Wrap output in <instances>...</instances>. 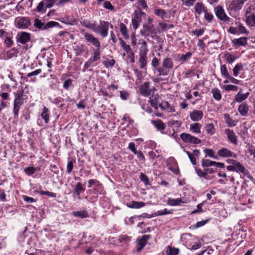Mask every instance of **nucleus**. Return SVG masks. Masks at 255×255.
<instances>
[{"instance_id": "obj_25", "label": "nucleus", "mask_w": 255, "mask_h": 255, "mask_svg": "<svg viewBox=\"0 0 255 255\" xmlns=\"http://www.w3.org/2000/svg\"><path fill=\"white\" fill-rule=\"evenodd\" d=\"M139 63L140 69H145L147 62V55L139 54Z\"/></svg>"}, {"instance_id": "obj_38", "label": "nucleus", "mask_w": 255, "mask_h": 255, "mask_svg": "<svg viewBox=\"0 0 255 255\" xmlns=\"http://www.w3.org/2000/svg\"><path fill=\"white\" fill-rule=\"evenodd\" d=\"M211 93L213 94L214 98L217 101H220L222 98V95L220 91L217 88H214L212 90Z\"/></svg>"}, {"instance_id": "obj_36", "label": "nucleus", "mask_w": 255, "mask_h": 255, "mask_svg": "<svg viewBox=\"0 0 255 255\" xmlns=\"http://www.w3.org/2000/svg\"><path fill=\"white\" fill-rule=\"evenodd\" d=\"M182 203H185V202L182 201L181 198H178L176 199L169 198L167 201V204L171 206L179 205Z\"/></svg>"}, {"instance_id": "obj_47", "label": "nucleus", "mask_w": 255, "mask_h": 255, "mask_svg": "<svg viewBox=\"0 0 255 255\" xmlns=\"http://www.w3.org/2000/svg\"><path fill=\"white\" fill-rule=\"evenodd\" d=\"M157 71L159 72L158 76H166L168 74L170 71L168 69H165L162 66V67H158L157 68Z\"/></svg>"}, {"instance_id": "obj_53", "label": "nucleus", "mask_w": 255, "mask_h": 255, "mask_svg": "<svg viewBox=\"0 0 255 255\" xmlns=\"http://www.w3.org/2000/svg\"><path fill=\"white\" fill-rule=\"evenodd\" d=\"M4 43L7 47H10L13 44L12 37L10 35H6V38L4 40Z\"/></svg>"}, {"instance_id": "obj_26", "label": "nucleus", "mask_w": 255, "mask_h": 255, "mask_svg": "<svg viewBox=\"0 0 255 255\" xmlns=\"http://www.w3.org/2000/svg\"><path fill=\"white\" fill-rule=\"evenodd\" d=\"M224 117L226 121V123L228 125L229 127H235L237 125V121L233 120L228 114H225Z\"/></svg>"}, {"instance_id": "obj_12", "label": "nucleus", "mask_w": 255, "mask_h": 255, "mask_svg": "<svg viewBox=\"0 0 255 255\" xmlns=\"http://www.w3.org/2000/svg\"><path fill=\"white\" fill-rule=\"evenodd\" d=\"M251 8H247L246 13V22L249 25L255 26V14L251 12Z\"/></svg>"}, {"instance_id": "obj_46", "label": "nucleus", "mask_w": 255, "mask_h": 255, "mask_svg": "<svg viewBox=\"0 0 255 255\" xmlns=\"http://www.w3.org/2000/svg\"><path fill=\"white\" fill-rule=\"evenodd\" d=\"M55 26H60L59 23L56 21H50L45 23L44 29V30H46Z\"/></svg>"}, {"instance_id": "obj_51", "label": "nucleus", "mask_w": 255, "mask_h": 255, "mask_svg": "<svg viewBox=\"0 0 255 255\" xmlns=\"http://www.w3.org/2000/svg\"><path fill=\"white\" fill-rule=\"evenodd\" d=\"M223 88L226 91H237L238 89V87L233 85H224Z\"/></svg>"}, {"instance_id": "obj_61", "label": "nucleus", "mask_w": 255, "mask_h": 255, "mask_svg": "<svg viewBox=\"0 0 255 255\" xmlns=\"http://www.w3.org/2000/svg\"><path fill=\"white\" fill-rule=\"evenodd\" d=\"M204 12H205V15H204L205 18L209 22H211L214 17L213 15L210 12H208L207 11V10H206Z\"/></svg>"}, {"instance_id": "obj_39", "label": "nucleus", "mask_w": 255, "mask_h": 255, "mask_svg": "<svg viewBox=\"0 0 255 255\" xmlns=\"http://www.w3.org/2000/svg\"><path fill=\"white\" fill-rule=\"evenodd\" d=\"M179 250L177 248H172L168 246L166 251V255H178Z\"/></svg>"}, {"instance_id": "obj_55", "label": "nucleus", "mask_w": 255, "mask_h": 255, "mask_svg": "<svg viewBox=\"0 0 255 255\" xmlns=\"http://www.w3.org/2000/svg\"><path fill=\"white\" fill-rule=\"evenodd\" d=\"M45 4V8L51 7L57 0H43Z\"/></svg>"}, {"instance_id": "obj_44", "label": "nucleus", "mask_w": 255, "mask_h": 255, "mask_svg": "<svg viewBox=\"0 0 255 255\" xmlns=\"http://www.w3.org/2000/svg\"><path fill=\"white\" fill-rule=\"evenodd\" d=\"M216 164L215 161H211L209 159H202V166L203 167H207L212 166H215Z\"/></svg>"}, {"instance_id": "obj_21", "label": "nucleus", "mask_w": 255, "mask_h": 255, "mask_svg": "<svg viewBox=\"0 0 255 255\" xmlns=\"http://www.w3.org/2000/svg\"><path fill=\"white\" fill-rule=\"evenodd\" d=\"M162 66L166 69L170 71L173 67V60L171 58H166L163 60Z\"/></svg>"}, {"instance_id": "obj_60", "label": "nucleus", "mask_w": 255, "mask_h": 255, "mask_svg": "<svg viewBox=\"0 0 255 255\" xmlns=\"http://www.w3.org/2000/svg\"><path fill=\"white\" fill-rule=\"evenodd\" d=\"M238 28L240 33L248 34L249 31L247 30L246 27L242 24L239 23L238 25Z\"/></svg>"}, {"instance_id": "obj_41", "label": "nucleus", "mask_w": 255, "mask_h": 255, "mask_svg": "<svg viewBox=\"0 0 255 255\" xmlns=\"http://www.w3.org/2000/svg\"><path fill=\"white\" fill-rule=\"evenodd\" d=\"M33 25L35 27L38 28V29L44 30V27L45 25V23L42 22L41 20L38 18H36L34 19Z\"/></svg>"}, {"instance_id": "obj_57", "label": "nucleus", "mask_w": 255, "mask_h": 255, "mask_svg": "<svg viewBox=\"0 0 255 255\" xmlns=\"http://www.w3.org/2000/svg\"><path fill=\"white\" fill-rule=\"evenodd\" d=\"M140 179L142 181H143L145 183V185L149 184V180L148 177L143 173H140Z\"/></svg>"}, {"instance_id": "obj_3", "label": "nucleus", "mask_w": 255, "mask_h": 255, "mask_svg": "<svg viewBox=\"0 0 255 255\" xmlns=\"http://www.w3.org/2000/svg\"><path fill=\"white\" fill-rule=\"evenodd\" d=\"M14 24L19 29H27L31 23L28 17H18L15 19Z\"/></svg>"}, {"instance_id": "obj_42", "label": "nucleus", "mask_w": 255, "mask_h": 255, "mask_svg": "<svg viewBox=\"0 0 255 255\" xmlns=\"http://www.w3.org/2000/svg\"><path fill=\"white\" fill-rule=\"evenodd\" d=\"M72 214L75 217H78L81 218H85L88 217V213L85 211H79L73 212Z\"/></svg>"}, {"instance_id": "obj_24", "label": "nucleus", "mask_w": 255, "mask_h": 255, "mask_svg": "<svg viewBox=\"0 0 255 255\" xmlns=\"http://www.w3.org/2000/svg\"><path fill=\"white\" fill-rule=\"evenodd\" d=\"M145 203L143 202H137L132 201L131 202L127 203V206L130 208H140L144 207Z\"/></svg>"}, {"instance_id": "obj_43", "label": "nucleus", "mask_w": 255, "mask_h": 255, "mask_svg": "<svg viewBox=\"0 0 255 255\" xmlns=\"http://www.w3.org/2000/svg\"><path fill=\"white\" fill-rule=\"evenodd\" d=\"M154 13L155 15L161 18H164L165 16H166V11L162 9L156 8L154 10Z\"/></svg>"}, {"instance_id": "obj_23", "label": "nucleus", "mask_w": 255, "mask_h": 255, "mask_svg": "<svg viewBox=\"0 0 255 255\" xmlns=\"http://www.w3.org/2000/svg\"><path fill=\"white\" fill-rule=\"evenodd\" d=\"M139 44L141 45L139 48V54L147 55L148 49L146 41L140 39L139 40Z\"/></svg>"}, {"instance_id": "obj_64", "label": "nucleus", "mask_w": 255, "mask_h": 255, "mask_svg": "<svg viewBox=\"0 0 255 255\" xmlns=\"http://www.w3.org/2000/svg\"><path fill=\"white\" fill-rule=\"evenodd\" d=\"M75 162V161L71 160L68 163L67 166V172L68 173V174H70L72 171L73 168V163Z\"/></svg>"}, {"instance_id": "obj_52", "label": "nucleus", "mask_w": 255, "mask_h": 255, "mask_svg": "<svg viewBox=\"0 0 255 255\" xmlns=\"http://www.w3.org/2000/svg\"><path fill=\"white\" fill-rule=\"evenodd\" d=\"M158 106L162 109H165L167 108L170 111H173L172 107H171L167 102H162L161 104H159Z\"/></svg>"}, {"instance_id": "obj_19", "label": "nucleus", "mask_w": 255, "mask_h": 255, "mask_svg": "<svg viewBox=\"0 0 255 255\" xmlns=\"http://www.w3.org/2000/svg\"><path fill=\"white\" fill-rule=\"evenodd\" d=\"M242 89L238 92V93L235 96V99H234V102H237V103H241L246 99H247L250 93L247 92L245 94H242L241 93Z\"/></svg>"}, {"instance_id": "obj_11", "label": "nucleus", "mask_w": 255, "mask_h": 255, "mask_svg": "<svg viewBox=\"0 0 255 255\" xmlns=\"http://www.w3.org/2000/svg\"><path fill=\"white\" fill-rule=\"evenodd\" d=\"M217 154L219 156L222 157H232L236 158L237 157V154L226 148H222L219 149L218 150Z\"/></svg>"}, {"instance_id": "obj_31", "label": "nucleus", "mask_w": 255, "mask_h": 255, "mask_svg": "<svg viewBox=\"0 0 255 255\" xmlns=\"http://www.w3.org/2000/svg\"><path fill=\"white\" fill-rule=\"evenodd\" d=\"M23 102H19L14 100L13 108V112L14 118H16L18 116L19 110Z\"/></svg>"}, {"instance_id": "obj_35", "label": "nucleus", "mask_w": 255, "mask_h": 255, "mask_svg": "<svg viewBox=\"0 0 255 255\" xmlns=\"http://www.w3.org/2000/svg\"><path fill=\"white\" fill-rule=\"evenodd\" d=\"M244 66L242 63H239L237 64L233 69V75L235 77H237L241 71L243 70Z\"/></svg>"}, {"instance_id": "obj_17", "label": "nucleus", "mask_w": 255, "mask_h": 255, "mask_svg": "<svg viewBox=\"0 0 255 255\" xmlns=\"http://www.w3.org/2000/svg\"><path fill=\"white\" fill-rule=\"evenodd\" d=\"M247 37H242L239 38L234 39L232 40V43L236 47L240 46H245L247 45Z\"/></svg>"}, {"instance_id": "obj_2", "label": "nucleus", "mask_w": 255, "mask_h": 255, "mask_svg": "<svg viewBox=\"0 0 255 255\" xmlns=\"http://www.w3.org/2000/svg\"><path fill=\"white\" fill-rule=\"evenodd\" d=\"M110 23L108 21L101 20L100 24L97 26L96 24L94 32L99 34L104 38L108 35Z\"/></svg>"}, {"instance_id": "obj_49", "label": "nucleus", "mask_w": 255, "mask_h": 255, "mask_svg": "<svg viewBox=\"0 0 255 255\" xmlns=\"http://www.w3.org/2000/svg\"><path fill=\"white\" fill-rule=\"evenodd\" d=\"M220 70L222 75L226 78H227L229 75V73L228 71L226 65H221L220 66Z\"/></svg>"}, {"instance_id": "obj_10", "label": "nucleus", "mask_w": 255, "mask_h": 255, "mask_svg": "<svg viewBox=\"0 0 255 255\" xmlns=\"http://www.w3.org/2000/svg\"><path fill=\"white\" fill-rule=\"evenodd\" d=\"M31 34L26 32H19L16 36V39L18 42L24 44L30 40Z\"/></svg>"}, {"instance_id": "obj_50", "label": "nucleus", "mask_w": 255, "mask_h": 255, "mask_svg": "<svg viewBox=\"0 0 255 255\" xmlns=\"http://www.w3.org/2000/svg\"><path fill=\"white\" fill-rule=\"evenodd\" d=\"M45 4L43 0L40 2L37 6L36 10L39 12L44 13L46 10L45 7H44Z\"/></svg>"}, {"instance_id": "obj_7", "label": "nucleus", "mask_w": 255, "mask_h": 255, "mask_svg": "<svg viewBox=\"0 0 255 255\" xmlns=\"http://www.w3.org/2000/svg\"><path fill=\"white\" fill-rule=\"evenodd\" d=\"M100 59V50L95 49L94 51V55L93 57L90 58L88 60L85 62L83 69V72H85L88 68L93 66V64L95 61Z\"/></svg>"}, {"instance_id": "obj_8", "label": "nucleus", "mask_w": 255, "mask_h": 255, "mask_svg": "<svg viewBox=\"0 0 255 255\" xmlns=\"http://www.w3.org/2000/svg\"><path fill=\"white\" fill-rule=\"evenodd\" d=\"M180 137L185 142L192 144H200L201 142L200 139L188 133H182L180 134Z\"/></svg>"}, {"instance_id": "obj_40", "label": "nucleus", "mask_w": 255, "mask_h": 255, "mask_svg": "<svg viewBox=\"0 0 255 255\" xmlns=\"http://www.w3.org/2000/svg\"><path fill=\"white\" fill-rule=\"evenodd\" d=\"M205 128L208 134L213 135L215 133V129L213 124H206Z\"/></svg>"}, {"instance_id": "obj_34", "label": "nucleus", "mask_w": 255, "mask_h": 255, "mask_svg": "<svg viewBox=\"0 0 255 255\" xmlns=\"http://www.w3.org/2000/svg\"><path fill=\"white\" fill-rule=\"evenodd\" d=\"M194 9L195 12L197 13L198 14H200L202 12H205L206 11L204 5L202 2H197L195 4Z\"/></svg>"}, {"instance_id": "obj_58", "label": "nucleus", "mask_w": 255, "mask_h": 255, "mask_svg": "<svg viewBox=\"0 0 255 255\" xmlns=\"http://www.w3.org/2000/svg\"><path fill=\"white\" fill-rule=\"evenodd\" d=\"M204 152L206 154V156H208L210 157H213L216 159L217 157L214 156V153L212 149H205Z\"/></svg>"}, {"instance_id": "obj_27", "label": "nucleus", "mask_w": 255, "mask_h": 255, "mask_svg": "<svg viewBox=\"0 0 255 255\" xmlns=\"http://www.w3.org/2000/svg\"><path fill=\"white\" fill-rule=\"evenodd\" d=\"M223 58L226 60V63L230 64L233 63L237 59V57L235 55H232L230 52L225 53L224 54Z\"/></svg>"}, {"instance_id": "obj_18", "label": "nucleus", "mask_w": 255, "mask_h": 255, "mask_svg": "<svg viewBox=\"0 0 255 255\" xmlns=\"http://www.w3.org/2000/svg\"><path fill=\"white\" fill-rule=\"evenodd\" d=\"M225 133L227 135L228 138L230 142L232 143L237 144V138L234 131L229 128L225 130Z\"/></svg>"}, {"instance_id": "obj_16", "label": "nucleus", "mask_w": 255, "mask_h": 255, "mask_svg": "<svg viewBox=\"0 0 255 255\" xmlns=\"http://www.w3.org/2000/svg\"><path fill=\"white\" fill-rule=\"evenodd\" d=\"M203 117V113L202 111L194 110L190 114V119L194 122H198L201 120Z\"/></svg>"}, {"instance_id": "obj_62", "label": "nucleus", "mask_w": 255, "mask_h": 255, "mask_svg": "<svg viewBox=\"0 0 255 255\" xmlns=\"http://www.w3.org/2000/svg\"><path fill=\"white\" fill-rule=\"evenodd\" d=\"M104 7L109 10H114V7L112 5L111 2L110 1H105L104 3Z\"/></svg>"}, {"instance_id": "obj_15", "label": "nucleus", "mask_w": 255, "mask_h": 255, "mask_svg": "<svg viewBox=\"0 0 255 255\" xmlns=\"http://www.w3.org/2000/svg\"><path fill=\"white\" fill-rule=\"evenodd\" d=\"M150 238V236L149 235H146L142 236V237L138 239V247L137 249V251L139 252L143 249L144 246L147 244V241Z\"/></svg>"}, {"instance_id": "obj_59", "label": "nucleus", "mask_w": 255, "mask_h": 255, "mask_svg": "<svg viewBox=\"0 0 255 255\" xmlns=\"http://www.w3.org/2000/svg\"><path fill=\"white\" fill-rule=\"evenodd\" d=\"M35 168L34 167H28L24 169L25 172L28 175H31L34 174L35 172Z\"/></svg>"}, {"instance_id": "obj_45", "label": "nucleus", "mask_w": 255, "mask_h": 255, "mask_svg": "<svg viewBox=\"0 0 255 255\" xmlns=\"http://www.w3.org/2000/svg\"><path fill=\"white\" fill-rule=\"evenodd\" d=\"M131 240V237H129L127 235H121L119 237L118 240L120 243L124 244H127L130 242Z\"/></svg>"}, {"instance_id": "obj_56", "label": "nucleus", "mask_w": 255, "mask_h": 255, "mask_svg": "<svg viewBox=\"0 0 255 255\" xmlns=\"http://www.w3.org/2000/svg\"><path fill=\"white\" fill-rule=\"evenodd\" d=\"M40 194L43 195H47L50 197H53L55 198L56 197V194L53 192H51L48 191H40L39 192Z\"/></svg>"}, {"instance_id": "obj_20", "label": "nucleus", "mask_w": 255, "mask_h": 255, "mask_svg": "<svg viewBox=\"0 0 255 255\" xmlns=\"http://www.w3.org/2000/svg\"><path fill=\"white\" fill-rule=\"evenodd\" d=\"M249 110V107L245 102L242 103L239 106L238 111L242 116H247L248 115Z\"/></svg>"}, {"instance_id": "obj_54", "label": "nucleus", "mask_w": 255, "mask_h": 255, "mask_svg": "<svg viewBox=\"0 0 255 255\" xmlns=\"http://www.w3.org/2000/svg\"><path fill=\"white\" fill-rule=\"evenodd\" d=\"M192 56V53L188 52L185 54L182 55L180 57V60L183 62L186 61L187 59L191 58Z\"/></svg>"}, {"instance_id": "obj_30", "label": "nucleus", "mask_w": 255, "mask_h": 255, "mask_svg": "<svg viewBox=\"0 0 255 255\" xmlns=\"http://www.w3.org/2000/svg\"><path fill=\"white\" fill-rule=\"evenodd\" d=\"M201 125L198 123L191 124L190 126V130L192 132L200 133L201 132Z\"/></svg>"}, {"instance_id": "obj_33", "label": "nucleus", "mask_w": 255, "mask_h": 255, "mask_svg": "<svg viewBox=\"0 0 255 255\" xmlns=\"http://www.w3.org/2000/svg\"><path fill=\"white\" fill-rule=\"evenodd\" d=\"M85 190V189L83 187V185L81 182H78L75 185L74 188V192L75 194L78 197V199H80V193Z\"/></svg>"}, {"instance_id": "obj_29", "label": "nucleus", "mask_w": 255, "mask_h": 255, "mask_svg": "<svg viewBox=\"0 0 255 255\" xmlns=\"http://www.w3.org/2000/svg\"><path fill=\"white\" fill-rule=\"evenodd\" d=\"M151 123L158 130H164L165 128V125L163 122L159 119L152 121Z\"/></svg>"}, {"instance_id": "obj_37", "label": "nucleus", "mask_w": 255, "mask_h": 255, "mask_svg": "<svg viewBox=\"0 0 255 255\" xmlns=\"http://www.w3.org/2000/svg\"><path fill=\"white\" fill-rule=\"evenodd\" d=\"M48 112V109L45 107H44L43 112L41 114V118L44 119L46 124L48 123L49 121V115Z\"/></svg>"}, {"instance_id": "obj_28", "label": "nucleus", "mask_w": 255, "mask_h": 255, "mask_svg": "<svg viewBox=\"0 0 255 255\" xmlns=\"http://www.w3.org/2000/svg\"><path fill=\"white\" fill-rule=\"evenodd\" d=\"M119 40L120 41V44L121 47L127 52V54L133 51L130 45L127 44L122 38H119Z\"/></svg>"}, {"instance_id": "obj_1", "label": "nucleus", "mask_w": 255, "mask_h": 255, "mask_svg": "<svg viewBox=\"0 0 255 255\" xmlns=\"http://www.w3.org/2000/svg\"><path fill=\"white\" fill-rule=\"evenodd\" d=\"M140 34L144 37L150 36L154 38L157 36L156 29L152 23H144Z\"/></svg>"}, {"instance_id": "obj_22", "label": "nucleus", "mask_w": 255, "mask_h": 255, "mask_svg": "<svg viewBox=\"0 0 255 255\" xmlns=\"http://www.w3.org/2000/svg\"><path fill=\"white\" fill-rule=\"evenodd\" d=\"M159 95L158 94H152L151 96L149 98V102L150 104V105L153 107L155 110L158 109V100Z\"/></svg>"}, {"instance_id": "obj_32", "label": "nucleus", "mask_w": 255, "mask_h": 255, "mask_svg": "<svg viewBox=\"0 0 255 255\" xmlns=\"http://www.w3.org/2000/svg\"><path fill=\"white\" fill-rule=\"evenodd\" d=\"M120 31L126 39H128L129 38V35L128 32V29L126 25L124 23L120 24Z\"/></svg>"}, {"instance_id": "obj_14", "label": "nucleus", "mask_w": 255, "mask_h": 255, "mask_svg": "<svg viewBox=\"0 0 255 255\" xmlns=\"http://www.w3.org/2000/svg\"><path fill=\"white\" fill-rule=\"evenodd\" d=\"M140 93L143 96H148L151 93V90L149 88V83L148 82H144L139 88Z\"/></svg>"}, {"instance_id": "obj_13", "label": "nucleus", "mask_w": 255, "mask_h": 255, "mask_svg": "<svg viewBox=\"0 0 255 255\" xmlns=\"http://www.w3.org/2000/svg\"><path fill=\"white\" fill-rule=\"evenodd\" d=\"M244 2V0H234L229 4V7L232 10L238 11L242 8Z\"/></svg>"}, {"instance_id": "obj_4", "label": "nucleus", "mask_w": 255, "mask_h": 255, "mask_svg": "<svg viewBox=\"0 0 255 255\" xmlns=\"http://www.w3.org/2000/svg\"><path fill=\"white\" fill-rule=\"evenodd\" d=\"M145 13L141 10H135L133 13L131 22L134 30L138 27L140 23L142 21V16Z\"/></svg>"}, {"instance_id": "obj_48", "label": "nucleus", "mask_w": 255, "mask_h": 255, "mask_svg": "<svg viewBox=\"0 0 255 255\" xmlns=\"http://www.w3.org/2000/svg\"><path fill=\"white\" fill-rule=\"evenodd\" d=\"M82 25L85 26L87 28L92 29L93 31L95 29L96 25L95 23H91L88 20H85L82 22Z\"/></svg>"}, {"instance_id": "obj_5", "label": "nucleus", "mask_w": 255, "mask_h": 255, "mask_svg": "<svg viewBox=\"0 0 255 255\" xmlns=\"http://www.w3.org/2000/svg\"><path fill=\"white\" fill-rule=\"evenodd\" d=\"M214 10L216 15L221 21L227 23L230 22L231 18L227 15L224 9L221 6H217L215 8Z\"/></svg>"}, {"instance_id": "obj_63", "label": "nucleus", "mask_w": 255, "mask_h": 255, "mask_svg": "<svg viewBox=\"0 0 255 255\" xmlns=\"http://www.w3.org/2000/svg\"><path fill=\"white\" fill-rule=\"evenodd\" d=\"M171 213H172V210L168 211L166 209H164L163 210L158 211L156 213V216H162V215L170 214Z\"/></svg>"}, {"instance_id": "obj_6", "label": "nucleus", "mask_w": 255, "mask_h": 255, "mask_svg": "<svg viewBox=\"0 0 255 255\" xmlns=\"http://www.w3.org/2000/svg\"><path fill=\"white\" fill-rule=\"evenodd\" d=\"M227 169L229 171H236L241 172L244 175H246L249 173V171L245 167L239 162L237 161L234 165H229L227 167Z\"/></svg>"}, {"instance_id": "obj_9", "label": "nucleus", "mask_w": 255, "mask_h": 255, "mask_svg": "<svg viewBox=\"0 0 255 255\" xmlns=\"http://www.w3.org/2000/svg\"><path fill=\"white\" fill-rule=\"evenodd\" d=\"M84 37L87 42L92 43L97 47L96 49L100 50L101 43L100 41L94 36L92 34L88 33H85Z\"/></svg>"}]
</instances>
